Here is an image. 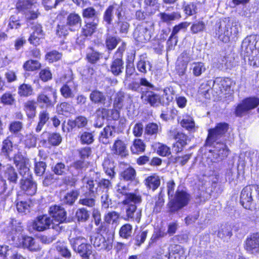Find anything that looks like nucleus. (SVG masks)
<instances>
[{
	"instance_id": "obj_64",
	"label": "nucleus",
	"mask_w": 259,
	"mask_h": 259,
	"mask_svg": "<svg viewBox=\"0 0 259 259\" xmlns=\"http://www.w3.org/2000/svg\"><path fill=\"white\" fill-rule=\"evenodd\" d=\"M56 249L62 256L66 258H70L71 253L66 246L63 244L58 245L56 247Z\"/></svg>"
},
{
	"instance_id": "obj_63",
	"label": "nucleus",
	"mask_w": 259,
	"mask_h": 259,
	"mask_svg": "<svg viewBox=\"0 0 259 259\" xmlns=\"http://www.w3.org/2000/svg\"><path fill=\"white\" fill-rule=\"evenodd\" d=\"M47 165L45 162L38 161L35 163L34 171L38 176H41L45 173Z\"/></svg>"
},
{
	"instance_id": "obj_28",
	"label": "nucleus",
	"mask_w": 259,
	"mask_h": 259,
	"mask_svg": "<svg viewBox=\"0 0 259 259\" xmlns=\"http://www.w3.org/2000/svg\"><path fill=\"white\" fill-rule=\"evenodd\" d=\"M4 177L7 179L10 183L16 184L18 175L16 170L11 166H9L5 169Z\"/></svg>"
},
{
	"instance_id": "obj_49",
	"label": "nucleus",
	"mask_w": 259,
	"mask_h": 259,
	"mask_svg": "<svg viewBox=\"0 0 259 259\" xmlns=\"http://www.w3.org/2000/svg\"><path fill=\"white\" fill-rule=\"evenodd\" d=\"M13 148V144L10 140L6 139L3 141L2 151L5 156L10 158Z\"/></svg>"
},
{
	"instance_id": "obj_8",
	"label": "nucleus",
	"mask_w": 259,
	"mask_h": 259,
	"mask_svg": "<svg viewBox=\"0 0 259 259\" xmlns=\"http://www.w3.org/2000/svg\"><path fill=\"white\" fill-rule=\"evenodd\" d=\"M62 80L65 82V83L60 89L61 95L65 98H73L75 95V91L76 90V86L73 81V78L71 72L65 74Z\"/></svg>"
},
{
	"instance_id": "obj_7",
	"label": "nucleus",
	"mask_w": 259,
	"mask_h": 259,
	"mask_svg": "<svg viewBox=\"0 0 259 259\" xmlns=\"http://www.w3.org/2000/svg\"><path fill=\"white\" fill-rule=\"evenodd\" d=\"M69 241L74 251L78 253L82 257H89L92 254V247L87 243L85 238L76 237L70 239Z\"/></svg>"
},
{
	"instance_id": "obj_33",
	"label": "nucleus",
	"mask_w": 259,
	"mask_h": 259,
	"mask_svg": "<svg viewBox=\"0 0 259 259\" xmlns=\"http://www.w3.org/2000/svg\"><path fill=\"white\" fill-rule=\"evenodd\" d=\"M98 12L93 7H88L84 9L82 12V16L84 18L91 19L92 22L98 23Z\"/></svg>"
},
{
	"instance_id": "obj_2",
	"label": "nucleus",
	"mask_w": 259,
	"mask_h": 259,
	"mask_svg": "<svg viewBox=\"0 0 259 259\" xmlns=\"http://www.w3.org/2000/svg\"><path fill=\"white\" fill-rule=\"evenodd\" d=\"M241 29V25L238 22H235L232 25L225 21L217 24L215 34L219 39L224 42H228L230 39H237L238 34Z\"/></svg>"
},
{
	"instance_id": "obj_30",
	"label": "nucleus",
	"mask_w": 259,
	"mask_h": 259,
	"mask_svg": "<svg viewBox=\"0 0 259 259\" xmlns=\"http://www.w3.org/2000/svg\"><path fill=\"white\" fill-rule=\"evenodd\" d=\"M49 118V113L47 110L40 111L38 114V122L35 128V132L39 133Z\"/></svg>"
},
{
	"instance_id": "obj_27",
	"label": "nucleus",
	"mask_w": 259,
	"mask_h": 259,
	"mask_svg": "<svg viewBox=\"0 0 259 259\" xmlns=\"http://www.w3.org/2000/svg\"><path fill=\"white\" fill-rule=\"evenodd\" d=\"M36 103L34 100H28L24 103V110L29 118H33L36 115Z\"/></svg>"
},
{
	"instance_id": "obj_58",
	"label": "nucleus",
	"mask_w": 259,
	"mask_h": 259,
	"mask_svg": "<svg viewBox=\"0 0 259 259\" xmlns=\"http://www.w3.org/2000/svg\"><path fill=\"white\" fill-rule=\"evenodd\" d=\"M80 141L83 144L89 145L94 141V136L92 133L84 132L80 136Z\"/></svg>"
},
{
	"instance_id": "obj_48",
	"label": "nucleus",
	"mask_w": 259,
	"mask_h": 259,
	"mask_svg": "<svg viewBox=\"0 0 259 259\" xmlns=\"http://www.w3.org/2000/svg\"><path fill=\"white\" fill-rule=\"evenodd\" d=\"M40 63L36 60H30L26 61L23 65V68L27 71H34L40 68Z\"/></svg>"
},
{
	"instance_id": "obj_39",
	"label": "nucleus",
	"mask_w": 259,
	"mask_h": 259,
	"mask_svg": "<svg viewBox=\"0 0 259 259\" xmlns=\"http://www.w3.org/2000/svg\"><path fill=\"white\" fill-rule=\"evenodd\" d=\"M79 195V192L78 190H72V191L67 193L63 198L64 203L69 204L72 205Z\"/></svg>"
},
{
	"instance_id": "obj_36",
	"label": "nucleus",
	"mask_w": 259,
	"mask_h": 259,
	"mask_svg": "<svg viewBox=\"0 0 259 259\" xmlns=\"http://www.w3.org/2000/svg\"><path fill=\"white\" fill-rule=\"evenodd\" d=\"M159 16L160 19L163 22L169 23L172 21L178 19L181 17V15L179 12H174L171 13H160Z\"/></svg>"
},
{
	"instance_id": "obj_54",
	"label": "nucleus",
	"mask_w": 259,
	"mask_h": 259,
	"mask_svg": "<svg viewBox=\"0 0 259 259\" xmlns=\"http://www.w3.org/2000/svg\"><path fill=\"white\" fill-rule=\"evenodd\" d=\"M205 28V24L202 21L194 23L191 26L190 31L192 34L203 32Z\"/></svg>"
},
{
	"instance_id": "obj_3",
	"label": "nucleus",
	"mask_w": 259,
	"mask_h": 259,
	"mask_svg": "<svg viewBox=\"0 0 259 259\" xmlns=\"http://www.w3.org/2000/svg\"><path fill=\"white\" fill-rule=\"evenodd\" d=\"M142 201V196L138 189H136L134 192L130 194L124 199L122 204L124 205L126 216L128 219L135 220L139 222L140 220V213L141 212L136 213V217L135 213L137 209V205L141 203Z\"/></svg>"
},
{
	"instance_id": "obj_44",
	"label": "nucleus",
	"mask_w": 259,
	"mask_h": 259,
	"mask_svg": "<svg viewBox=\"0 0 259 259\" xmlns=\"http://www.w3.org/2000/svg\"><path fill=\"white\" fill-rule=\"evenodd\" d=\"M131 149L133 153L139 154L145 151V145L142 140L136 139Z\"/></svg>"
},
{
	"instance_id": "obj_13",
	"label": "nucleus",
	"mask_w": 259,
	"mask_h": 259,
	"mask_svg": "<svg viewBox=\"0 0 259 259\" xmlns=\"http://www.w3.org/2000/svg\"><path fill=\"white\" fill-rule=\"evenodd\" d=\"M124 51L123 47L118 49L115 54L117 57L113 60L110 65V71L115 76H118L122 72L124 67L122 57Z\"/></svg>"
},
{
	"instance_id": "obj_34",
	"label": "nucleus",
	"mask_w": 259,
	"mask_h": 259,
	"mask_svg": "<svg viewBox=\"0 0 259 259\" xmlns=\"http://www.w3.org/2000/svg\"><path fill=\"white\" fill-rule=\"evenodd\" d=\"M232 235V228L230 225H225L221 227L218 236L224 241H227Z\"/></svg>"
},
{
	"instance_id": "obj_26",
	"label": "nucleus",
	"mask_w": 259,
	"mask_h": 259,
	"mask_svg": "<svg viewBox=\"0 0 259 259\" xmlns=\"http://www.w3.org/2000/svg\"><path fill=\"white\" fill-rule=\"evenodd\" d=\"M145 184L148 189H151L153 191H155L160 184L159 177L156 175L148 177L145 180Z\"/></svg>"
},
{
	"instance_id": "obj_40",
	"label": "nucleus",
	"mask_w": 259,
	"mask_h": 259,
	"mask_svg": "<svg viewBox=\"0 0 259 259\" xmlns=\"http://www.w3.org/2000/svg\"><path fill=\"white\" fill-rule=\"evenodd\" d=\"M152 65L150 62L144 59L141 58L137 63V68L139 71L143 73H146L149 70H151Z\"/></svg>"
},
{
	"instance_id": "obj_37",
	"label": "nucleus",
	"mask_w": 259,
	"mask_h": 259,
	"mask_svg": "<svg viewBox=\"0 0 259 259\" xmlns=\"http://www.w3.org/2000/svg\"><path fill=\"white\" fill-rule=\"evenodd\" d=\"M190 69L195 76H199L205 71L206 68L202 62H193L191 64Z\"/></svg>"
},
{
	"instance_id": "obj_4",
	"label": "nucleus",
	"mask_w": 259,
	"mask_h": 259,
	"mask_svg": "<svg viewBox=\"0 0 259 259\" xmlns=\"http://www.w3.org/2000/svg\"><path fill=\"white\" fill-rule=\"evenodd\" d=\"M13 229L12 235L15 234V236L11 237L12 240L14 242L15 245L17 247L26 248L31 251H36L40 249V247L37 242L32 237L29 236H22L20 235L23 230L21 226L14 228V222L12 223ZM19 225H21L19 223Z\"/></svg>"
},
{
	"instance_id": "obj_18",
	"label": "nucleus",
	"mask_w": 259,
	"mask_h": 259,
	"mask_svg": "<svg viewBox=\"0 0 259 259\" xmlns=\"http://www.w3.org/2000/svg\"><path fill=\"white\" fill-rule=\"evenodd\" d=\"M253 189L250 186L244 187L240 194V203L246 209L251 208L253 200L252 198Z\"/></svg>"
},
{
	"instance_id": "obj_23",
	"label": "nucleus",
	"mask_w": 259,
	"mask_h": 259,
	"mask_svg": "<svg viewBox=\"0 0 259 259\" xmlns=\"http://www.w3.org/2000/svg\"><path fill=\"white\" fill-rule=\"evenodd\" d=\"M111 150L114 154L119 155L122 157H126L128 155V150L123 141L117 140L115 141Z\"/></svg>"
},
{
	"instance_id": "obj_32",
	"label": "nucleus",
	"mask_w": 259,
	"mask_h": 259,
	"mask_svg": "<svg viewBox=\"0 0 259 259\" xmlns=\"http://www.w3.org/2000/svg\"><path fill=\"white\" fill-rule=\"evenodd\" d=\"M97 22H88L81 29V34L85 36H91L96 31L97 28Z\"/></svg>"
},
{
	"instance_id": "obj_42",
	"label": "nucleus",
	"mask_w": 259,
	"mask_h": 259,
	"mask_svg": "<svg viewBox=\"0 0 259 259\" xmlns=\"http://www.w3.org/2000/svg\"><path fill=\"white\" fill-rule=\"evenodd\" d=\"M90 215L89 211L84 207L78 208L75 212V217L80 222H85L88 221Z\"/></svg>"
},
{
	"instance_id": "obj_5",
	"label": "nucleus",
	"mask_w": 259,
	"mask_h": 259,
	"mask_svg": "<svg viewBox=\"0 0 259 259\" xmlns=\"http://www.w3.org/2000/svg\"><path fill=\"white\" fill-rule=\"evenodd\" d=\"M154 31V24L151 21L143 22L138 25L133 35L135 39L139 42L145 43L150 40Z\"/></svg>"
},
{
	"instance_id": "obj_14",
	"label": "nucleus",
	"mask_w": 259,
	"mask_h": 259,
	"mask_svg": "<svg viewBox=\"0 0 259 259\" xmlns=\"http://www.w3.org/2000/svg\"><path fill=\"white\" fill-rule=\"evenodd\" d=\"M141 98L144 103H148L154 107H158L162 104L160 96L152 91L146 90L143 92Z\"/></svg>"
},
{
	"instance_id": "obj_11",
	"label": "nucleus",
	"mask_w": 259,
	"mask_h": 259,
	"mask_svg": "<svg viewBox=\"0 0 259 259\" xmlns=\"http://www.w3.org/2000/svg\"><path fill=\"white\" fill-rule=\"evenodd\" d=\"M53 95L55 101H56L57 98V91L51 87L45 88L43 91L37 95L36 98V103L45 106L46 107L53 106V103L49 96V93Z\"/></svg>"
},
{
	"instance_id": "obj_45",
	"label": "nucleus",
	"mask_w": 259,
	"mask_h": 259,
	"mask_svg": "<svg viewBox=\"0 0 259 259\" xmlns=\"http://www.w3.org/2000/svg\"><path fill=\"white\" fill-rule=\"evenodd\" d=\"M181 125L189 131H194L195 128V122L191 116H187L180 121Z\"/></svg>"
},
{
	"instance_id": "obj_41",
	"label": "nucleus",
	"mask_w": 259,
	"mask_h": 259,
	"mask_svg": "<svg viewBox=\"0 0 259 259\" xmlns=\"http://www.w3.org/2000/svg\"><path fill=\"white\" fill-rule=\"evenodd\" d=\"M231 83V81L229 78L222 79L219 82L218 81V79H217L214 81L213 87L214 89H217L219 87L220 89V91L223 92V90L227 91L230 89Z\"/></svg>"
},
{
	"instance_id": "obj_16",
	"label": "nucleus",
	"mask_w": 259,
	"mask_h": 259,
	"mask_svg": "<svg viewBox=\"0 0 259 259\" xmlns=\"http://www.w3.org/2000/svg\"><path fill=\"white\" fill-rule=\"evenodd\" d=\"M257 43L256 36L250 35L244 39L241 46L242 53L244 56H248L252 54L253 50L256 49Z\"/></svg>"
},
{
	"instance_id": "obj_20",
	"label": "nucleus",
	"mask_w": 259,
	"mask_h": 259,
	"mask_svg": "<svg viewBox=\"0 0 259 259\" xmlns=\"http://www.w3.org/2000/svg\"><path fill=\"white\" fill-rule=\"evenodd\" d=\"M20 185L21 189L27 195L32 196L36 192L37 184L32 178L21 179Z\"/></svg>"
},
{
	"instance_id": "obj_31",
	"label": "nucleus",
	"mask_w": 259,
	"mask_h": 259,
	"mask_svg": "<svg viewBox=\"0 0 259 259\" xmlns=\"http://www.w3.org/2000/svg\"><path fill=\"white\" fill-rule=\"evenodd\" d=\"M116 196L120 198L123 196H125V198L128 195L131 193H129L130 191L128 184H125L122 181H121L116 185L115 187Z\"/></svg>"
},
{
	"instance_id": "obj_10",
	"label": "nucleus",
	"mask_w": 259,
	"mask_h": 259,
	"mask_svg": "<svg viewBox=\"0 0 259 259\" xmlns=\"http://www.w3.org/2000/svg\"><path fill=\"white\" fill-rule=\"evenodd\" d=\"M190 200V196L184 191H177L172 202L169 203L170 211L174 212L186 206Z\"/></svg>"
},
{
	"instance_id": "obj_17",
	"label": "nucleus",
	"mask_w": 259,
	"mask_h": 259,
	"mask_svg": "<svg viewBox=\"0 0 259 259\" xmlns=\"http://www.w3.org/2000/svg\"><path fill=\"white\" fill-rule=\"evenodd\" d=\"M244 248L249 253L259 254V234H255L246 239Z\"/></svg>"
},
{
	"instance_id": "obj_35",
	"label": "nucleus",
	"mask_w": 259,
	"mask_h": 259,
	"mask_svg": "<svg viewBox=\"0 0 259 259\" xmlns=\"http://www.w3.org/2000/svg\"><path fill=\"white\" fill-rule=\"evenodd\" d=\"M136 176V172L135 169L130 166L125 168L120 174L121 178L125 181H133L135 180Z\"/></svg>"
},
{
	"instance_id": "obj_59",
	"label": "nucleus",
	"mask_w": 259,
	"mask_h": 259,
	"mask_svg": "<svg viewBox=\"0 0 259 259\" xmlns=\"http://www.w3.org/2000/svg\"><path fill=\"white\" fill-rule=\"evenodd\" d=\"M189 23L185 22H182L178 24V25H176L172 29V32L171 33V38H174V37H177V34L181 31H185L186 29L188 27Z\"/></svg>"
},
{
	"instance_id": "obj_51",
	"label": "nucleus",
	"mask_w": 259,
	"mask_h": 259,
	"mask_svg": "<svg viewBox=\"0 0 259 259\" xmlns=\"http://www.w3.org/2000/svg\"><path fill=\"white\" fill-rule=\"evenodd\" d=\"M118 29L121 33L126 34L128 31L130 24L123 20V16L122 15L120 19H117L116 22Z\"/></svg>"
},
{
	"instance_id": "obj_1",
	"label": "nucleus",
	"mask_w": 259,
	"mask_h": 259,
	"mask_svg": "<svg viewBox=\"0 0 259 259\" xmlns=\"http://www.w3.org/2000/svg\"><path fill=\"white\" fill-rule=\"evenodd\" d=\"M229 128V124L225 122L218 123L215 127L208 130V136L206 140L207 145H211L216 142L212 150L213 156L218 158V161L223 159L229 154V149L224 143L217 142L224 136Z\"/></svg>"
},
{
	"instance_id": "obj_21",
	"label": "nucleus",
	"mask_w": 259,
	"mask_h": 259,
	"mask_svg": "<svg viewBox=\"0 0 259 259\" xmlns=\"http://www.w3.org/2000/svg\"><path fill=\"white\" fill-rule=\"evenodd\" d=\"M89 97L91 101L93 103L102 105L105 107H109L111 103L109 102V103L106 105L107 98L105 94L103 92L97 90L93 91L91 93Z\"/></svg>"
},
{
	"instance_id": "obj_55",
	"label": "nucleus",
	"mask_w": 259,
	"mask_h": 259,
	"mask_svg": "<svg viewBox=\"0 0 259 259\" xmlns=\"http://www.w3.org/2000/svg\"><path fill=\"white\" fill-rule=\"evenodd\" d=\"M159 125L155 123H149L145 127V133L150 136H155L158 133Z\"/></svg>"
},
{
	"instance_id": "obj_56",
	"label": "nucleus",
	"mask_w": 259,
	"mask_h": 259,
	"mask_svg": "<svg viewBox=\"0 0 259 259\" xmlns=\"http://www.w3.org/2000/svg\"><path fill=\"white\" fill-rule=\"evenodd\" d=\"M15 95L10 92L5 93L1 97V102L5 105H12L15 102Z\"/></svg>"
},
{
	"instance_id": "obj_62",
	"label": "nucleus",
	"mask_w": 259,
	"mask_h": 259,
	"mask_svg": "<svg viewBox=\"0 0 259 259\" xmlns=\"http://www.w3.org/2000/svg\"><path fill=\"white\" fill-rule=\"evenodd\" d=\"M36 141L37 137L33 133L27 135L24 140L25 145L29 148L35 147Z\"/></svg>"
},
{
	"instance_id": "obj_60",
	"label": "nucleus",
	"mask_w": 259,
	"mask_h": 259,
	"mask_svg": "<svg viewBox=\"0 0 259 259\" xmlns=\"http://www.w3.org/2000/svg\"><path fill=\"white\" fill-rule=\"evenodd\" d=\"M62 56V55L61 53L56 51H52L48 53L46 55V59L49 62H53L60 60Z\"/></svg>"
},
{
	"instance_id": "obj_43",
	"label": "nucleus",
	"mask_w": 259,
	"mask_h": 259,
	"mask_svg": "<svg viewBox=\"0 0 259 259\" xmlns=\"http://www.w3.org/2000/svg\"><path fill=\"white\" fill-rule=\"evenodd\" d=\"M33 91L31 85L23 83L19 87L18 93L21 97H27L32 94Z\"/></svg>"
},
{
	"instance_id": "obj_22",
	"label": "nucleus",
	"mask_w": 259,
	"mask_h": 259,
	"mask_svg": "<svg viewBox=\"0 0 259 259\" xmlns=\"http://www.w3.org/2000/svg\"><path fill=\"white\" fill-rule=\"evenodd\" d=\"M115 132V128L113 126H106L100 133L99 138V141L104 144L110 143Z\"/></svg>"
},
{
	"instance_id": "obj_24",
	"label": "nucleus",
	"mask_w": 259,
	"mask_h": 259,
	"mask_svg": "<svg viewBox=\"0 0 259 259\" xmlns=\"http://www.w3.org/2000/svg\"><path fill=\"white\" fill-rule=\"evenodd\" d=\"M81 19L77 14L71 13L67 19V25L71 31L77 30L81 26Z\"/></svg>"
},
{
	"instance_id": "obj_57",
	"label": "nucleus",
	"mask_w": 259,
	"mask_h": 259,
	"mask_svg": "<svg viewBox=\"0 0 259 259\" xmlns=\"http://www.w3.org/2000/svg\"><path fill=\"white\" fill-rule=\"evenodd\" d=\"M52 170L56 175H62L66 173L68 167L63 162H58L52 167Z\"/></svg>"
},
{
	"instance_id": "obj_46",
	"label": "nucleus",
	"mask_w": 259,
	"mask_h": 259,
	"mask_svg": "<svg viewBox=\"0 0 259 259\" xmlns=\"http://www.w3.org/2000/svg\"><path fill=\"white\" fill-rule=\"evenodd\" d=\"M73 110L72 106L67 102H62L57 106V111L59 114L66 115Z\"/></svg>"
},
{
	"instance_id": "obj_19",
	"label": "nucleus",
	"mask_w": 259,
	"mask_h": 259,
	"mask_svg": "<svg viewBox=\"0 0 259 259\" xmlns=\"http://www.w3.org/2000/svg\"><path fill=\"white\" fill-rule=\"evenodd\" d=\"M53 222L51 218L47 215L38 216L33 224V228L38 231L52 228Z\"/></svg>"
},
{
	"instance_id": "obj_61",
	"label": "nucleus",
	"mask_w": 259,
	"mask_h": 259,
	"mask_svg": "<svg viewBox=\"0 0 259 259\" xmlns=\"http://www.w3.org/2000/svg\"><path fill=\"white\" fill-rule=\"evenodd\" d=\"M23 126L22 122L19 121H14L10 124L9 128L11 133L16 134L21 131Z\"/></svg>"
},
{
	"instance_id": "obj_50",
	"label": "nucleus",
	"mask_w": 259,
	"mask_h": 259,
	"mask_svg": "<svg viewBox=\"0 0 259 259\" xmlns=\"http://www.w3.org/2000/svg\"><path fill=\"white\" fill-rule=\"evenodd\" d=\"M27 164L28 163L21 164V165L17 166L19 174L22 176L21 179H28L32 178Z\"/></svg>"
},
{
	"instance_id": "obj_6",
	"label": "nucleus",
	"mask_w": 259,
	"mask_h": 259,
	"mask_svg": "<svg viewBox=\"0 0 259 259\" xmlns=\"http://www.w3.org/2000/svg\"><path fill=\"white\" fill-rule=\"evenodd\" d=\"M49 214L53 222L52 228L57 232H60L63 227L62 224L66 220V212L60 206L54 205L50 207Z\"/></svg>"
},
{
	"instance_id": "obj_12",
	"label": "nucleus",
	"mask_w": 259,
	"mask_h": 259,
	"mask_svg": "<svg viewBox=\"0 0 259 259\" xmlns=\"http://www.w3.org/2000/svg\"><path fill=\"white\" fill-rule=\"evenodd\" d=\"M122 11L123 9L121 6L116 4L109 6L104 13V21L107 25L111 24L114 19V15H115L117 16V19H120V18L122 15Z\"/></svg>"
},
{
	"instance_id": "obj_25",
	"label": "nucleus",
	"mask_w": 259,
	"mask_h": 259,
	"mask_svg": "<svg viewBox=\"0 0 259 259\" xmlns=\"http://www.w3.org/2000/svg\"><path fill=\"white\" fill-rule=\"evenodd\" d=\"M102 166L104 172L107 175L111 178L114 177L115 165L114 162L112 159H110L108 157L105 158L102 163Z\"/></svg>"
},
{
	"instance_id": "obj_29",
	"label": "nucleus",
	"mask_w": 259,
	"mask_h": 259,
	"mask_svg": "<svg viewBox=\"0 0 259 259\" xmlns=\"http://www.w3.org/2000/svg\"><path fill=\"white\" fill-rule=\"evenodd\" d=\"M78 204L89 207H93L96 204V195L84 193L79 199Z\"/></svg>"
},
{
	"instance_id": "obj_53",
	"label": "nucleus",
	"mask_w": 259,
	"mask_h": 259,
	"mask_svg": "<svg viewBox=\"0 0 259 259\" xmlns=\"http://www.w3.org/2000/svg\"><path fill=\"white\" fill-rule=\"evenodd\" d=\"M132 226L128 224L123 225L119 230L120 237L127 239L131 236L132 233Z\"/></svg>"
},
{
	"instance_id": "obj_47",
	"label": "nucleus",
	"mask_w": 259,
	"mask_h": 259,
	"mask_svg": "<svg viewBox=\"0 0 259 259\" xmlns=\"http://www.w3.org/2000/svg\"><path fill=\"white\" fill-rule=\"evenodd\" d=\"M31 206V202L29 201H20L16 204V208L20 213H26L29 212Z\"/></svg>"
},
{
	"instance_id": "obj_38",
	"label": "nucleus",
	"mask_w": 259,
	"mask_h": 259,
	"mask_svg": "<svg viewBox=\"0 0 259 259\" xmlns=\"http://www.w3.org/2000/svg\"><path fill=\"white\" fill-rule=\"evenodd\" d=\"M101 54L93 48H89L87 51V58L91 63H96L101 58Z\"/></svg>"
},
{
	"instance_id": "obj_52",
	"label": "nucleus",
	"mask_w": 259,
	"mask_h": 259,
	"mask_svg": "<svg viewBox=\"0 0 259 259\" xmlns=\"http://www.w3.org/2000/svg\"><path fill=\"white\" fill-rule=\"evenodd\" d=\"M119 214L114 211L108 212L104 217L105 221L109 224H116L119 220Z\"/></svg>"
},
{
	"instance_id": "obj_9",
	"label": "nucleus",
	"mask_w": 259,
	"mask_h": 259,
	"mask_svg": "<svg viewBox=\"0 0 259 259\" xmlns=\"http://www.w3.org/2000/svg\"><path fill=\"white\" fill-rule=\"evenodd\" d=\"M259 105V98L249 97L243 100L236 107L235 114L237 117H242L248 111L256 108Z\"/></svg>"
},
{
	"instance_id": "obj_15",
	"label": "nucleus",
	"mask_w": 259,
	"mask_h": 259,
	"mask_svg": "<svg viewBox=\"0 0 259 259\" xmlns=\"http://www.w3.org/2000/svg\"><path fill=\"white\" fill-rule=\"evenodd\" d=\"M91 242L95 247L109 251L112 248V239L105 238L101 235L97 234L91 237Z\"/></svg>"
}]
</instances>
